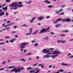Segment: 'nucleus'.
Masks as SVG:
<instances>
[{"mask_svg":"<svg viewBox=\"0 0 73 73\" xmlns=\"http://www.w3.org/2000/svg\"><path fill=\"white\" fill-rule=\"evenodd\" d=\"M66 41L65 40L62 41V40L61 43H65Z\"/></svg>","mask_w":73,"mask_h":73,"instance_id":"obj_33","label":"nucleus"},{"mask_svg":"<svg viewBox=\"0 0 73 73\" xmlns=\"http://www.w3.org/2000/svg\"><path fill=\"white\" fill-rule=\"evenodd\" d=\"M17 2H14L11 5V7H13L11 8V9H17L18 8H20V7H23V5H17Z\"/></svg>","mask_w":73,"mask_h":73,"instance_id":"obj_1","label":"nucleus"},{"mask_svg":"<svg viewBox=\"0 0 73 73\" xmlns=\"http://www.w3.org/2000/svg\"><path fill=\"white\" fill-rule=\"evenodd\" d=\"M6 64V62H2L1 63V64H2V65H4V64Z\"/></svg>","mask_w":73,"mask_h":73,"instance_id":"obj_34","label":"nucleus"},{"mask_svg":"<svg viewBox=\"0 0 73 73\" xmlns=\"http://www.w3.org/2000/svg\"><path fill=\"white\" fill-rule=\"evenodd\" d=\"M63 10V9H60L59 11V12H61V11Z\"/></svg>","mask_w":73,"mask_h":73,"instance_id":"obj_50","label":"nucleus"},{"mask_svg":"<svg viewBox=\"0 0 73 73\" xmlns=\"http://www.w3.org/2000/svg\"><path fill=\"white\" fill-rule=\"evenodd\" d=\"M32 58H28L29 60H32Z\"/></svg>","mask_w":73,"mask_h":73,"instance_id":"obj_51","label":"nucleus"},{"mask_svg":"<svg viewBox=\"0 0 73 73\" xmlns=\"http://www.w3.org/2000/svg\"><path fill=\"white\" fill-rule=\"evenodd\" d=\"M20 61H23V62H25V59L23 58H22L19 60Z\"/></svg>","mask_w":73,"mask_h":73,"instance_id":"obj_17","label":"nucleus"},{"mask_svg":"<svg viewBox=\"0 0 73 73\" xmlns=\"http://www.w3.org/2000/svg\"><path fill=\"white\" fill-rule=\"evenodd\" d=\"M35 19H36V18H35V17H34V18H32L31 19H30L29 21L30 23H33L34 22V20H35Z\"/></svg>","mask_w":73,"mask_h":73,"instance_id":"obj_9","label":"nucleus"},{"mask_svg":"<svg viewBox=\"0 0 73 73\" xmlns=\"http://www.w3.org/2000/svg\"><path fill=\"white\" fill-rule=\"evenodd\" d=\"M42 52L44 53H46L48 54H51V53L49 52V50H46V49H44L42 51Z\"/></svg>","mask_w":73,"mask_h":73,"instance_id":"obj_6","label":"nucleus"},{"mask_svg":"<svg viewBox=\"0 0 73 73\" xmlns=\"http://www.w3.org/2000/svg\"><path fill=\"white\" fill-rule=\"evenodd\" d=\"M30 33H32V28H31L29 29Z\"/></svg>","mask_w":73,"mask_h":73,"instance_id":"obj_26","label":"nucleus"},{"mask_svg":"<svg viewBox=\"0 0 73 73\" xmlns=\"http://www.w3.org/2000/svg\"><path fill=\"white\" fill-rule=\"evenodd\" d=\"M60 15H64V13H60Z\"/></svg>","mask_w":73,"mask_h":73,"instance_id":"obj_47","label":"nucleus"},{"mask_svg":"<svg viewBox=\"0 0 73 73\" xmlns=\"http://www.w3.org/2000/svg\"><path fill=\"white\" fill-rule=\"evenodd\" d=\"M6 2L7 3H8L9 2H10L11 1V0H6Z\"/></svg>","mask_w":73,"mask_h":73,"instance_id":"obj_32","label":"nucleus"},{"mask_svg":"<svg viewBox=\"0 0 73 73\" xmlns=\"http://www.w3.org/2000/svg\"><path fill=\"white\" fill-rule=\"evenodd\" d=\"M31 55H32V53H29L28 54H25V56H30Z\"/></svg>","mask_w":73,"mask_h":73,"instance_id":"obj_21","label":"nucleus"},{"mask_svg":"<svg viewBox=\"0 0 73 73\" xmlns=\"http://www.w3.org/2000/svg\"><path fill=\"white\" fill-rule=\"evenodd\" d=\"M60 36H63V37H65V36H66V35H60Z\"/></svg>","mask_w":73,"mask_h":73,"instance_id":"obj_30","label":"nucleus"},{"mask_svg":"<svg viewBox=\"0 0 73 73\" xmlns=\"http://www.w3.org/2000/svg\"><path fill=\"white\" fill-rule=\"evenodd\" d=\"M14 28H17V26H14L13 27Z\"/></svg>","mask_w":73,"mask_h":73,"instance_id":"obj_64","label":"nucleus"},{"mask_svg":"<svg viewBox=\"0 0 73 73\" xmlns=\"http://www.w3.org/2000/svg\"><path fill=\"white\" fill-rule=\"evenodd\" d=\"M16 33V32L15 31H13L11 32V33Z\"/></svg>","mask_w":73,"mask_h":73,"instance_id":"obj_45","label":"nucleus"},{"mask_svg":"<svg viewBox=\"0 0 73 73\" xmlns=\"http://www.w3.org/2000/svg\"><path fill=\"white\" fill-rule=\"evenodd\" d=\"M4 12H2L0 14V16H3L4 15Z\"/></svg>","mask_w":73,"mask_h":73,"instance_id":"obj_18","label":"nucleus"},{"mask_svg":"<svg viewBox=\"0 0 73 73\" xmlns=\"http://www.w3.org/2000/svg\"><path fill=\"white\" fill-rule=\"evenodd\" d=\"M70 19H63V22H69L70 21Z\"/></svg>","mask_w":73,"mask_h":73,"instance_id":"obj_8","label":"nucleus"},{"mask_svg":"<svg viewBox=\"0 0 73 73\" xmlns=\"http://www.w3.org/2000/svg\"><path fill=\"white\" fill-rule=\"evenodd\" d=\"M15 68V66H10L9 67L7 66H6V67L5 68H6V69H8V68H9V69H11V68Z\"/></svg>","mask_w":73,"mask_h":73,"instance_id":"obj_12","label":"nucleus"},{"mask_svg":"<svg viewBox=\"0 0 73 73\" xmlns=\"http://www.w3.org/2000/svg\"><path fill=\"white\" fill-rule=\"evenodd\" d=\"M31 42L32 43H35L36 42V41H35V40H31Z\"/></svg>","mask_w":73,"mask_h":73,"instance_id":"obj_22","label":"nucleus"},{"mask_svg":"<svg viewBox=\"0 0 73 73\" xmlns=\"http://www.w3.org/2000/svg\"><path fill=\"white\" fill-rule=\"evenodd\" d=\"M0 45H4V42H2L0 43Z\"/></svg>","mask_w":73,"mask_h":73,"instance_id":"obj_40","label":"nucleus"},{"mask_svg":"<svg viewBox=\"0 0 73 73\" xmlns=\"http://www.w3.org/2000/svg\"><path fill=\"white\" fill-rule=\"evenodd\" d=\"M43 19H44L43 17H40L38 18V20H41Z\"/></svg>","mask_w":73,"mask_h":73,"instance_id":"obj_15","label":"nucleus"},{"mask_svg":"<svg viewBox=\"0 0 73 73\" xmlns=\"http://www.w3.org/2000/svg\"><path fill=\"white\" fill-rule=\"evenodd\" d=\"M3 39H0V41H3Z\"/></svg>","mask_w":73,"mask_h":73,"instance_id":"obj_62","label":"nucleus"},{"mask_svg":"<svg viewBox=\"0 0 73 73\" xmlns=\"http://www.w3.org/2000/svg\"><path fill=\"white\" fill-rule=\"evenodd\" d=\"M11 25V24H9V25H5V24H2V26L3 27H8V26H9V25Z\"/></svg>","mask_w":73,"mask_h":73,"instance_id":"obj_14","label":"nucleus"},{"mask_svg":"<svg viewBox=\"0 0 73 73\" xmlns=\"http://www.w3.org/2000/svg\"><path fill=\"white\" fill-rule=\"evenodd\" d=\"M50 50H54V48H50Z\"/></svg>","mask_w":73,"mask_h":73,"instance_id":"obj_55","label":"nucleus"},{"mask_svg":"<svg viewBox=\"0 0 73 73\" xmlns=\"http://www.w3.org/2000/svg\"><path fill=\"white\" fill-rule=\"evenodd\" d=\"M32 35V33H30L25 34V35H26V36H29L30 35Z\"/></svg>","mask_w":73,"mask_h":73,"instance_id":"obj_16","label":"nucleus"},{"mask_svg":"<svg viewBox=\"0 0 73 73\" xmlns=\"http://www.w3.org/2000/svg\"><path fill=\"white\" fill-rule=\"evenodd\" d=\"M65 7V5H62L61 6L62 8H64Z\"/></svg>","mask_w":73,"mask_h":73,"instance_id":"obj_42","label":"nucleus"},{"mask_svg":"<svg viewBox=\"0 0 73 73\" xmlns=\"http://www.w3.org/2000/svg\"><path fill=\"white\" fill-rule=\"evenodd\" d=\"M44 58H49L50 57V55L49 54H46L43 56Z\"/></svg>","mask_w":73,"mask_h":73,"instance_id":"obj_11","label":"nucleus"},{"mask_svg":"<svg viewBox=\"0 0 73 73\" xmlns=\"http://www.w3.org/2000/svg\"><path fill=\"white\" fill-rule=\"evenodd\" d=\"M27 25L26 24H24L22 26V27H27Z\"/></svg>","mask_w":73,"mask_h":73,"instance_id":"obj_31","label":"nucleus"},{"mask_svg":"<svg viewBox=\"0 0 73 73\" xmlns=\"http://www.w3.org/2000/svg\"><path fill=\"white\" fill-rule=\"evenodd\" d=\"M42 66V64H39L38 65V66Z\"/></svg>","mask_w":73,"mask_h":73,"instance_id":"obj_52","label":"nucleus"},{"mask_svg":"<svg viewBox=\"0 0 73 73\" xmlns=\"http://www.w3.org/2000/svg\"><path fill=\"white\" fill-rule=\"evenodd\" d=\"M69 58H73V56L71 55V56H69Z\"/></svg>","mask_w":73,"mask_h":73,"instance_id":"obj_37","label":"nucleus"},{"mask_svg":"<svg viewBox=\"0 0 73 73\" xmlns=\"http://www.w3.org/2000/svg\"><path fill=\"white\" fill-rule=\"evenodd\" d=\"M36 58L37 59H39V56H36Z\"/></svg>","mask_w":73,"mask_h":73,"instance_id":"obj_48","label":"nucleus"},{"mask_svg":"<svg viewBox=\"0 0 73 73\" xmlns=\"http://www.w3.org/2000/svg\"><path fill=\"white\" fill-rule=\"evenodd\" d=\"M16 39H12L11 40H10L9 41V42H13L14 41H16Z\"/></svg>","mask_w":73,"mask_h":73,"instance_id":"obj_13","label":"nucleus"},{"mask_svg":"<svg viewBox=\"0 0 73 73\" xmlns=\"http://www.w3.org/2000/svg\"><path fill=\"white\" fill-rule=\"evenodd\" d=\"M48 0H45V1H44V3H47V2H48Z\"/></svg>","mask_w":73,"mask_h":73,"instance_id":"obj_56","label":"nucleus"},{"mask_svg":"<svg viewBox=\"0 0 73 73\" xmlns=\"http://www.w3.org/2000/svg\"><path fill=\"white\" fill-rule=\"evenodd\" d=\"M2 9H3V10H4L5 11V10H7V7H6L5 8H2Z\"/></svg>","mask_w":73,"mask_h":73,"instance_id":"obj_25","label":"nucleus"},{"mask_svg":"<svg viewBox=\"0 0 73 73\" xmlns=\"http://www.w3.org/2000/svg\"><path fill=\"white\" fill-rule=\"evenodd\" d=\"M38 32V31H36L34 32L33 33V35H35L36 33Z\"/></svg>","mask_w":73,"mask_h":73,"instance_id":"obj_28","label":"nucleus"},{"mask_svg":"<svg viewBox=\"0 0 73 73\" xmlns=\"http://www.w3.org/2000/svg\"><path fill=\"white\" fill-rule=\"evenodd\" d=\"M62 66H69L70 64L64 63V62H63L61 63Z\"/></svg>","mask_w":73,"mask_h":73,"instance_id":"obj_10","label":"nucleus"},{"mask_svg":"<svg viewBox=\"0 0 73 73\" xmlns=\"http://www.w3.org/2000/svg\"><path fill=\"white\" fill-rule=\"evenodd\" d=\"M30 69H32V68L31 67L28 68L27 69V70H30Z\"/></svg>","mask_w":73,"mask_h":73,"instance_id":"obj_24","label":"nucleus"},{"mask_svg":"<svg viewBox=\"0 0 73 73\" xmlns=\"http://www.w3.org/2000/svg\"><path fill=\"white\" fill-rule=\"evenodd\" d=\"M57 42L58 43H60V42L61 43L62 40H59L57 41Z\"/></svg>","mask_w":73,"mask_h":73,"instance_id":"obj_29","label":"nucleus"},{"mask_svg":"<svg viewBox=\"0 0 73 73\" xmlns=\"http://www.w3.org/2000/svg\"><path fill=\"white\" fill-rule=\"evenodd\" d=\"M19 20V19H15V21H18Z\"/></svg>","mask_w":73,"mask_h":73,"instance_id":"obj_53","label":"nucleus"},{"mask_svg":"<svg viewBox=\"0 0 73 73\" xmlns=\"http://www.w3.org/2000/svg\"><path fill=\"white\" fill-rule=\"evenodd\" d=\"M50 29V27H47L46 29H43L40 31V33H43V32H44L45 31H48Z\"/></svg>","mask_w":73,"mask_h":73,"instance_id":"obj_7","label":"nucleus"},{"mask_svg":"<svg viewBox=\"0 0 73 73\" xmlns=\"http://www.w3.org/2000/svg\"><path fill=\"white\" fill-rule=\"evenodd\" d=\"M47 3V4H50V2H49L48 1Z\"/></svg>","mask_w":73,"mask_h":73,"instance_id":"obj_54","label":"nucleus"},{"mask_svg":"<svg viewBox=\"0 0 73 73\" xmlns=\"http://www.w3.org/2000/svg\"><path fill=\"white\" fill-rule=\"evenodd\" d=\"M18 13L17 12H15L14 13V15H17Z\"/></svg>","mask_w":73,"mask_h":73,"instance_id":"obj_41","label":"nucleus"},{"mask_svg":"<svg viewBox=\"0 0 73 73\" xmlns=\"http://www.w3.org/2000/svg\"><path fill=\"white\" fill-rule=\"evenodd\" d=\"M6 38H10V37L9 36H7L5 37Z\"/></svg>","mask_w":73,"mask_h":73,"instance_id":"obj_46","label":"nucleus"},{"mask_svg":"<svg viewBox=\"0 0 73 73\" xmlns=\"http://www.w3.org/2000/svg\"><path fill=\"white\" fill-rule=\"evenodd\" d=\"M24 68V67H22L21 68H14L13 69H12L11 70V72H14L15 73H20L21 72V70H23Z\"/></svg>","mask_w":73,"mask_h":73,"instance_id":"obj_2","label":"nucleus"},{"mask_svg":"<svg viewBox=\"0 0 73 73\" xmlns=\"http://www.w3.org/2000/svg\"><path fill=\"white\" fill-rule=\"evenodd\" d=\"M10 28L7 27L6 29L7 31H9V30H10Z\"/></svg>","mask_w":73,"mask_h":73,"instance_id":"obj_36","label":"nucleus"},{"mask_svg":"<svg viewBox=\"0 0 73 73\" xmlns=\"http://www.w3.org/2000/svg\"><path fill=\"white\" fill-rule=\"evenodd\" d=\"M44 39L46 40H49V37H46L44 38Z\"/></svg>","mask_w":73,"mask_h":73,"instance_id":"obj_20","label":"nucleus"},{"mask_svg":"<svg viewBox=\"0 0 73 73\" xmlns=\"http://www.w3.org/2000/svg\"><path fill=\"white\" fill-rule=\"evenodd\" d=\"M4 68L0 69V70H1V71L3 70H4Z\"/></svg>","mask_w":73,"mask_h":73,"instance_id":"obj_60","label":"nucleus"},{"mask_svg":"<svg viewBox=\"0 0 73 73\" xmlns=\"http://www.w3.org/2000/svg\"><path fill=\"white\" fill-rule=\"evenodd\" d=\"M69 31V30H66L64 31H63L62 32H68Z\"/></svg>","mask_w":73,"mask_h":73,"instance_id":"obj_27","label":"nucleus"},{"mask_svg":"<svg viewBox=\"0 0 73 73\" xmlns=\"http://www.w3.org/2000/svg\"><path fill=\"white\" fill-rule=\"evenodd\" d=\"M7 62H11V60H8L7 61Z\"/></svg>","mask_w":73,"mask_h":73,"instance_id":"obj_58","label":"nucleus"},{"mask_svg":"<svg viewBox=\"0 0 73 73\" xmlns=\"http://www.w3.org/2000/svg\"><path fill=\"white\" fill-rule=\"evenodd\" d=\"M60 13V11H57L56 13V14H57V13Z\"/></svg>","mask_w":73,"mask_h":73,"instance_id":"obj_57","label":"nucleus"},{"mask_svg":"<svg viewBox=\"0 0 73 73\" xmlns=\"http://www.w3.org/2000/svg\"><path fill=\"white\" fill-rule=\"evenodd\" d=\"M63 70H60L59 71V72H63Z\"/></svg>","mask_w":73,"mask_h":73,"instance_id":"obj_49","label":"nucleus"},{"mask_svg":"<svg viewBox=\"0 0 73 73\" xmlns=\"http://www.w3.org/2000/svg\"><path fill=\"white\" fill-rule=\"evenodd\" d=\"M61 25H59V24H58L57 25H55V27L56 28H57V27H60V26H61Z\"/></svg>","mask_w":73,"mask_h":73,"instance_id":"obj_19","label":"nucleus"},{"mask_svg":"<svg viewBox=\"0 0 73 73\" xmlns=\"http://www.w3.org/2000/svg\"><path fill=\"white\" fill-rule=\"evenodd\" d=\"M57 21H58H58H63V19H58Z\"/></svg>","mask_w":73,"mask_h":73,"instance_id":"obj_23","label":"nucleus"},{"mask_svg":"<svg viewBox=\"0 0 73 73\" xmlns=\"http://www.w3.org/2000/svg\"><path fill=\"white\" fill-rule=\"evenodd\" d=\"M47 7H48V8H52V5H50V6H47Z\"/></svg>","mask_w":73,"mask_h":73,"instance_id":"obj_35","label":"nucleus"},{"mask_svg":"<svg viewBox=\"0 0 73 73\" xmlns=\"http://www.w3.org/2000/svg\"><path fill=\"white\" fill-rule=\"evenodd\" d=\"M5 15L6 16H8V13H6Z\"/></svg>","mask_w":73,"mask_h":73,"instance_id":"obj_59","label":"nucleus"},{"mask_svg":"<svg viewBox=\"0 0 73 73\" xmlns=\"http://www.w3.org/2000/svg\"><path fill=\"white\" fill-rule=\"evenodd\" d=\"M46 19H49V16H48L46 17Z\"/></svg>","mask_w":73,"mask_h":73,"instance_id":"obj_61","label":"nucleus"},{"mask_svg":"<svg viewBox=\"0 0 73 73\" xmlns=\"http://www.w3.org/2000/svg\"><path fill=\"white\" fill-rule=\"evenodd\" d=\"M32 3V1H30L27 2L28 4H31Z\"/></svg>","mask_w":73,"mask_h":73,"instance_id":"obj_43","label":"nucleus"},{"mask_svg":"<svg viewBox=\"0 0 73 73\" xmlns=\"http://www.w3.org/2000/svg\"><path fill=\"white\" fill-rule=\"evenodd\" d=\"M29 73H40V70H39V69L38 68H35L34 70H31L29 72Z\"/></svg>","mask_w":73,"mask_h":73,"instance_id":"obj_5","label":"nucleus"},{"mask_svg":"<svg viewBox=\"0 0 73 73\" xmlns=\"http://www.w3.org/2000/svg\"><path fill=\"white\" fill-rule=\"evenodd\" d=\"M26 45H27V43H22L20 44V48L21 52L23 51V49L25 48V46Z\"/></svg>","mask_w":73,"mask_h":73,"instance_id":"obj_4","label":"nucleus"},{"mask_svg":"<svg viewBox=\"0 0 73 73\" xmlns=\"http://www.w3.org/2000/svg\"><path fill=\"white\" fill-rule=\"evenodd\" d=\"M72 54L70 53H69L67 54L68 56H71Z\"/></svg>","mask_w":73,"mask_h":73,"instance_id":"obj_44","label":"nucleus"},{"mask_svg":"<svg viewBox=\"0 0 73 73\" xmlns=\"http://www.w3.org/2000/svg\"><path fill=\"white\" fill-rule=\"evenodd\" d=\"M6 50V49L5 48H3V51L5 50Z\"/></svg>","mask_w":73,"mask_h":73,"instance_id":"obj_63","label":"nucleus"},{"mask_svg":"<svg viewBox=\"0 0 73 73\" xmlns=\"http://www.w3.org/2000/svg\"><path fill=\"white\" fill-rule=\"evenodd\" d=\"M58 21H56L53 22V23L54 24H56V23H58Z\"/></svg>","mask_w":73,"mask_h":73,"instance_id":"obj_38","label":"nucleus"},{"mask_svg":"<svg viewBox=\"0 0 73 73\" xmlns=\"http://www.w3.org/2000/svg\"><path fill=\"white\" fill-rule=\"evenodd\" d=\"M38 45V43H36L35 44L34 46H37V45Z\"/></svg>","mask_w":73,"mask_h":73,"instance_id":"obj_39","label":"nucleus"},{"mask_svg":"<svg viewBox=\"0 0 73 73\" xmlns=\"http://www.w3.org/2000/svg\"><path fill=\"white\" fill-rule=\"evenodd\" d=\"M61 52L59 51L58 50H55L53 52V54H55L54 55L51 56V57H57L58 56H59L60 54H61Z\"/></svg>","mask_w":73,"mask_h":73,"instance_id":"obj_3","label":"nucleus"}]
</instances>
